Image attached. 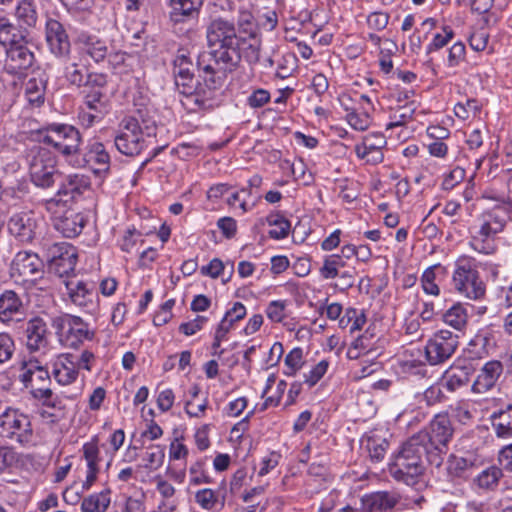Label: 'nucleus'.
Masks as SVG:
<instances>
[{
	"instance_id": "obj_1",
	"label": "nucleus",
	"mask_w": 512,
	"mask_h": 512,
	"mask_svg": "<svg viewBox=\"0 0 512 512\" xmlns=\"http://www.w3.org/2000/svg\"><path fill=\"white\" fill-rule=\"evenodd\" d=\"M209 51L197 56L199 77L210 88H221L227 75L238 66L242 46L233 23L223 18L213 20L207 28Z\"/></svg>"
},
{
	"instance_id": "obj_2",
	"label": "nucleus",
	"mask_w": 512,
	"mask_h": 512,
	"mask_svg": "<svg viewBox=\"0 0 512 512\" xmlns=\"http://www.w3.org/2000/svg\"><path fill=\"white\" fill-rule=\"evenodd\" d=\"M194 64L185 49H178L173 60V75L175 84L181 94L186 95L189 103L194 104L200 110H210L215 106V91L219 88L208 87L203 79H197L193 70ZM196 70L198 67L196 66Z\"/></svg>"
},
{
	"instance_id": "obj_3",
	"label": "nucleus",
	"mask_w": 512,
	"mask_h": 512,
	"mask_svg": "<svg viewBox=\"0 0 512 512\" xmlns=\"http://www.w3.org/2000/svg\"><path fill=\"white\" fill-rule=\"evenodd\" d=\"M424 456L429 462V449L414 434L392 455L388 465L390 476L398 483L415 486L426 469Z\"/></svg>"
},
{
	"instance_id": "obj_4",
	"label": "nucleus",
	"mask_w": 512,
	"mask_h": 512,
	"mask_svg": "<svg viewBox=\"0 0 512 512\" xmlns=\"http://www.w3.org/2000/svg\"><path fill=\"white\" fill-rule=\"evenodd\" d=\"M41 142L51 146L64 160L73 167H82L80 159L82 135L69 124L53 123L40 132Z\"/></svg>"
},
{
	"instance_id": "obj_5",
	"label": "nucleus",
	"mask_w": 512,
	"mask_h": 512,
	"mask_svg": "<svg viewBox=\"0 0 512 512\" xmlns=\"http://www.w3.org/2000/svg\"><path fill=\"white\" fill-rule=\"evenodd\" d=\"M454 434L451 420L447 414H437L429 426L415 435L429 449V463L440 467L448 451V444Z\"/></svg>"
},
{
	"instance_id": "obj_6",
	"label": "nucleus",
	"mask_w": 512,
	"mask_h": 512,
	"mask_svg": "<svg viewBox=\"0 0 512 512\" xmlns=\"http://www.w3.org/2000/svg\"><path fill=\"white\" fill-rule=\"evenodd\" d=\"M512 217L511 204L506 202L496 205L481 215V224L475 236H473L472 247L484 254H491L495 247L493 240L496 235L502 232Z\"/></svg>"
},
{
	"instance_id": "obj_7",
	"label": "nucleus",
	"mask_w": 512,
	"mask_h": 512,
	"mask_svg": "<svg viewBox=\"0 0 512 512\" xmlns=\"http://www.w3.org/2000/svg\"><path fill=\"white\" fill-rule=\"evenodd\" d=\"M28 157L29 175L35 186L47 189L62 178L55 156L47 149L35 146L30 150Z\"/></svg>"
},
{
	"instance_id": "obj_8",
	"label": "nucleus",
	"mask_w": 512,
	"mask_h": 512,
	"mask_svg": "<svg viewBox=\"0 0 512 512\" xmlns=\"http://www.w3.org/2000/svg\"><path fill=\"white\" fill-rule=\"evenodd\" d=\"M52 327L61 345L78 348L84 340H92L95 332L80 317L63 314L52 319Z\"/></svg>"
},
{
	"instance_id": "obj_9",
	"label": "nucleus",
	"mask_w": 512,
	"mask_h": 512,
	"mask_svg": "<svg viewBox=\"0 0 512 512\" xmlns=\"http://www.w3.org/2000/svg\"><path fill=\"white\" fill-rule=\"evenodd\" d=\"M90 177L84 174L74 173L63 177L60 186L54 197L46 199L42 202V206L52 214H56V208L60 205L65 206L67 203L76 200L86 191L90 190Z\"/></svg>"
},
{
	"instance_id": "obj_10",
	"label": "nucleus",
	"mask_w": 512,
	"mask_h": 512,
	"mask_svg": "<svg viewBox=\"0 0 512 512\" xmlns=\"http://www.w3.org/2000/svg\"><path fill=\"white\" fill-rule=\"evenodd\" d=\"M452 281L455 290L469 299L477 300L485 294V284L470 259L462 258L456 262Z\"/></svg>"
},
{
	"instance_id": "obj_11",
	"label": "nucleus",
	"mask_w": 512,
	"mask_h": 512,
	"mask_svg": "<svg viewBox=\"0 0 512 512\" xmlns=\"http://www.w3.org/2000/svg\"><path fill=\"white\" fill-rule=\"evenodd\" d=\"M32 435L33 430L27 415L10 407L0 414L1 437L26 444L31 440Z\"/></svg>"
},
{
	"instance_id": "obj_12",
	"label": "nucleus",
	"mask_w": 512,
	"mask_h": 512,
	"mask_svg": "<svg viewBox=\"0 0 512 512\" xmlns=\"http://www.w3.org/2000/svg\"><path fill=\"white\" fill-rule=\"evenodd\" d=\"M459 345V336L448 330L436 332L425 346L426 359L430 365H439L455 353Z\"/></svg>"
},
{
	"instance_id": "obj_13",
	"label": "nucleus",
	"mask_w": 512,
	"mask_h": 512,
	"mask_svg": "<svg viewBox=\"0 0 512 512\" xmlns=\"http://www.w3.org/2000/svg\"><path fill=\"white\" fill-rule=\"evenodd\" d=\"M236 35L243 50H247L246 58L250 63L260 59V39L258 38V25L253 15L248 11H241L237 21Z\"/></svg>"
},
{
	"instance_id": "obj_14",
	"label": "nucleus",
	"mask_w": 512,
	"mask_h": 512,
	"mask_svg": "<svg viewBox=\"0 0 512 512\" xmlns=\"http://www.w3.org/2000/svg\"><path fill=\"white\" fill-rule=\"evenodd\" d=\"M147 136L139 130L136 121L123 119L121 131L115 136L114 144L117 150L126 156L138 155L146 145Z\"/></svg>"
},
{
	"instance_id": "obj_15",
	"label": "nucleus",
	"mask_w": 512,
	"mask_h": 512,
	"mask_svg": "<svg viewBox=\"0 0 512 512\" xmlns=\"http://www.w3.org/2000/svg\"><path fill=\"white\" fill-rule=\"evenodd\" d=\"M43 268V261L37 254L21 251L16 254L11 263L10 275L22 282H35L42 277Z\"/></svg>"
},
{
	"instance_id": "obj_16",
	"label": "nucleus",
	"mask_w": 512,
	"mask_h": 512,
	"mask_svg": "<svg viewBox=\"0 0 512 512\" xmlns=\"http://www.w3.org/2000/svg\"><path fill=\"white\" fill-rule=\"evenodd\" d=\"M45 41L49 51L57 58L67 57L71 52V42L65 26L51 17L45 23Z\"/></svg>"
},
{
	"instance_id": "obj_17",
	"label": "nucleus",
	"mask_w": 512,
	"mask_h": 512,
	"mask_svg": "<svg viewBox=\"0 0 512 512\" xmlns=\"http://www.w3.org/2000/svg\"><path fill=\"white\" fill-rule=\"evenodd\" d=\"M401 500V494L393 490L367 493L360 498L359 512H394Z\"/></svg>"
},
{
	"instance_id": "obj_18",
	"label": "nucleus",
	"mask_w": 512,
	"mask_h": 512,
	"mask_svg": "<svg viewBox=\"0 0 512 512\" xmlns=\"http://www.w3.org/2000/svg\"><path fill=\"white\" fill-rule=\"evenodd\" d=\"M108 83L107 75L99 72H87L86 79L80 87L83 103L87 109H97L105 104L104 89Z\"/></svg>"
},
{
	"instance_id": "obj_19",
	"label": "nucleus",
	"mask_w": 512,
	"mask_h": 512,
	"mask_svg": "<svg viewBox=\"0 0 512 512\" xmlns=\"http://www.w3.org/2000/svg\"><path fill=\"white\" fill-rule=\"evenodd\" d=\"M168 19L174 26L197 21L203 0H167Z\"/></svg>"
},
{
	"instance_id": "obj_20",
	"label": "nucleus",
	"mask_w": 512,
	"mask_h": 512,
	"mask_svg": "<svg viewBox=\"0 0 512 512\" xmlns=\"http://www.w3.org/2000/svg\"><path fill=\"white\" fill-rule=\"evenodd\" d=\"M482 465L480 457L473 453L464 456L450 455L446 463V470L452 479L468 480Z\"/></svg>"
},
{
	"instance_id": "obj_21",
	"label": "nucleus",
	"mask_w": 512,
	"mask_h": 512,
	"mask_svg": "<svg viewBox=\"0 0 512 512\" xmlns=\"http://www.w3.org/2000/svg\"><path fill=\"white\" fill-rule=\"evenodd\" d=\"M35 61V55L26 43H12L6 49L4 68L10 74H16L30 68Z\"/></svg>"
},
{
	"instance_id": "obj_22",
	"label": "nucleus",
	"mask_w": 512,
	"mask_h": 512,
	"mask_svg": "<svg viewBox=\"0 0 512 512\" xmlns=\"http://www.w3.org/2000/svg\"><path fill=\"white\" fill-rule=\"evenodd\" d=\"M26 314V308L19 294L14 290H4L0 294V322L22 321Z\"/></svg>"
},
{
	"instance_id": "obj_23",
	"label": "nucleus",
	"mask_w": 512,
	"mask_h": 512,
	"mask_svg": "<svg viewBox=\"0 0 512 512\" xmlns=\"http://www.w3.org/2000/svg\"><path fill=\"white\" fill-rule=\"evenodd\" d=\"M50 262L59 276H64L74 271L77 254L75 248L68 243H56L50 250Z\"/></svg>"
},
{
	"instance_id": "obj_24",
	"label": "nucleus",
	"mask_w": 512,
	"mask_h": 512,
	"mask_svg": "<svg viewBox=\"0 0 512 512\" xmlns=\"http://www.w3.org/2000/svg\"><path fill=\"white\" fill-rule=\"evenodd\" d=\"M36 228L37 219L31 211L14 214L8 222L11 235L25 243H29L35 238Z\"/></svg>"
},
{
	"instance_id": "obj_25",
	"label": "nucleus",
	"mask_w": 512,
	"mask_h": 512,
	"mask_svg": "<svg viewBox=\"0 0 512 512\" xmlns=\"http://www.w3.org/2000/svg\"><path fill=\"white\" fill-rule=\"evenodd\" d=\"M81 55L90 57L95 63L103 62L109 53L107 41L97 35L82 32L76 41Z\"/></svg>"
},
{
	"instance_id": "obj_26",
	"label": "nucleus",
	"mask_w": 512,
	"mask_h": 512,
	"mask_svg": "<svg viewBox=\"0 0 512 512\" xmlns=\"http://www.w3.org/2000/svg\"><path fill=\"white\" fill-rule=\"evenodd\" d=\"M67 294L71 301L80 307H84L92 313L97 305L94 299L97 297L93 283L70 280L66 282Z\"/></svg>"
},
{
	"instance_id": "obj_27",
	"label": "nucleus",
	"mask_w": 512,
	"mask_h": 512,
	"mask_svg": "<svg viewBox=\"0 0 512 512\" xmlns=\"http://www.w3.org/2000/svg\"><path fill=\"white\" fill-rule=\"evenodd\" d=\"M86 224V220L81 213L73 210H66L62 215L53 216V226L66 238L78 236Z\"/></svg>"
},
{
	"instance_id": "obj_28",
	"label": "nucleus",
	"mask_w": 512,
	"mask_h": 512,
	"mask_svg": "<svg viewBox=\"0 0 512 512\" xmlns=\"http://www.w3.org/2000/svg\"><path fill=\"white\" fill-rule=\"evenodd\" d=\"M503 373V365L498 360H491L481 368L477 378L472 384L474 393H485L491 390Z\"/></svg>"
},
{
	"instance_id": "obj_29",
	"label": "nucleus",
	"mask_w": 512,
	"mask_h": 512,
	"mask_svg": "<svg viewBox=\"0 0 512 512\" xmlns=\"http://www.w3.org/2000/svg\"><path fill=\"white\" fill-rule=\"evenodd\" d=\"M27 348L30 351H38L48 345V328L40 317H34L26 325Z\"/></svg>"
},
{
	"instance_id": "obj_30",
	"label": "nucleus",
	"mask_w": 512,
	"mask_h": 512,
	"mask_svg": "<svg viewBox=\"0 0 512 512\" xmlns=\"http://www.w3.org/2000/svg\"><path fill=\"white\" fill-rule=\"evenodd\" d=\"M80 159L83 160L82 166L90 162L98 165L97 168H94L96 174L107 173L110 170V156L101 142L90 143Z\"/></svg>"
},
{
	"instance_id": "obj_31",
	"label": "nucleus",
	"mask_w": 512,
	"mask_h": 512,
	"mask_svg": "<svg viewBox=\"0 0 512 512\" xmlns=\"http://www.w3.org/2000/svg\"><path fill=\"white\" fill-rule=\"evenodd\" d=\"M471 366H452L448 369L443 375V386L449 392H455L458 389L465 387L470 382V377L472 374Z\"/></svg>"
},
{
	"instance_id": "obj_32",
	"label": "nucleus",
	"mask_w": 512,
	"mask_h": 512,
	"mask_svg": "<svg viewBox=\"0 0 512 512\" xmlns=\"http://www.w3.org/2000/svg\"><path fill=\"white\" fill-rule=\"evenodd\" d=\"M502 476V469L492 465L487 467L486 469H483L476 475H473L472 483L473 486L478 489L491 491L498 486L499 480L501 479Z\"/></svg>"
},
{
	"instance_id": "obj_33",
	"label": "nucleus",
	"mask_w": 512,
	"mask_h": 512,
	"mask_svg": "<svg viewBox=\"0 0 512 512\" xmlns=\"http://www.w3.org/2000/svg\"><path fill=\"white\" fill-rule=\"evenodd\" d=\"M20 28H34L38 21L37 6L33 0H21L15 11Z\"/></svg>"
},
{
	"instance_id": "obj_34",
	"label": "nucleus",
	"mask_w": 512,
	"mask_h": 512,
	"mask_svg": "<svg viewBox=\"0 0 512 512\" xmlns=\"http://www.w3.org/2000/svg\"><path fill=\"white\" fill-rule=\"evenodd\" d=\"M496 435L500 438L512 437V404L503 410L494 412L491 416Z\"/></svg>"
},
{
	"instance_id": "obj_35",
	"label": "nucleus",
	"mask_w": 512,
	"mask_h": 512,
	"mask_svg": "<svg viewBox=\"0 0 512 512\" xmlns=\"http://www.w3.org/2000/svg\"><path fill=\"white\" fill-rule=\"evenodd\" d=\"M110 504V489L89 495L81 504L82 512H105Z\"/></svg>"
},
{
	"instance_id": "obj_36",
	"label": "nucleus",
	"mask_w": 512,
	"mask_h": 512,
	"mask_svg": "<svg viewBox=\"0 0 512 512\" xmlns=\"http://www.w3.org/2000/svg\"><path fill=\"white\" fill-rule=\"evenodd\" d=\"M46 81L42 78H30L25 84L27 101L34 106H40L45 98Z\"/></svg>"
},
{
	"instance_id": "obj_37",
	"label": "nucleus",
	"mask_w": 512,
	"mask_h": 512,
	"mask_svg": "<svg viewBox=\"0 0 512 512\" xmlns=\"http://www.w3.org/2000/svg\"><path fill=\"white\" fill-rule=\"evenodd\" d=\"M363 442L371 462L380 463L383 461L389 447V442L385 438L372 435L368 436Z\"/></svg>"
},
{
	"instance_id": "obj_38",
	"label": "nucleus",
	"mask_w": 512,
	"mask_h": 512,
	"mask_svg": "<svg viewBox=\"0 0 512 512\" xmlns=\"http://www.w3.org/2000/svg\"><path fill=\"white\" fill-rule=\"evenodd\" d=\"M266 221L270 226H275L274 229L269 231V236L272 239L280 240L288 236L291 228V223L281 213H271L266 217Z\"/></svg>"
},
{
	"instance_id": "obj_39",
	"label": "nucleus",
	"mask_w": 512,
	"mask_h": 512,
	"mask_svg": "<svg viewBox=\"0 0 512 512\" xmlns=\"http://www.w3.org/2000/svg\"><path fill=\"white\" fill-rule=\"evenodd\" d=\"M20 381L25 388L34 390L36 387L51 385L50 374L47 369H40L35 374L30 372H23L20 375Z\"/></svg>"
},
{
	"instance_id": "obj_40",
	"label": "nucleus",
	"mask_w": 512,
	"mask_h": 512,
	"mask_svg": "<svg viewBox=\"0 0 512 512\" xmlns=\"http://www.w3.org/2000/svg\"><path fill=\"white\" fill-rule=\"evenodd\" d=\"M443 321L457 330H461L467 322V313L460 304H454L445 313L442 314Z\"/></svg>"
},
{
	"instance_id": "obj_41",
	"label": "nucleus",
	"mask_w": 512,
	"mask_h": 512,
	"mask_svg": "<svg viewBox=\"0 0 512 512\" xmlns=\"http://www.w3.org/2000/svg\"><path fill=\"white\" fill-rule=\"evenodd\" d=\"M87 72H89L88 69L77 62L68 63L64 67V77L66 81L71 86H75L78 89L83 85Z\"/></svg>"
},
{
	"instance_id": "obj_42",
	"label": "nucleus",
	"mask_w": 512,
	"mask_h": 512,
	"mask_svg": "<svg viewBox=\"0 0 512 512\" xmlns=\"http://www.w3.org/2000/svg\"><path fill=\"white\" fill-rule=\"evenodd\" d=\"M124 119H131L137 122L139 130L143 132L148 138L156 135V122L149 115L146 110H137L133 115L127 116Z\"/></svg>"
},
{
	"instance_id": "obj_43",
	"label": "nucleus",
	"mask_w": 512,
	"mask_h": 512,
	"mask_svg": "<svg viewBox=\"0 0 512 512\" xmlns=\"http://www.w3.org/2000/svg\"><path fill=\"white\" fill-rule=\"evenodd\" d=\"M71 357L72 355H67L66 357L71 366H67L64 363H61L60 366L56 364L53 370L55 380L61 385L71 384L78 376V370L75 368L74 362L69 360Z\"/></svg>"
},
{
	"instance_id": "obj_44",
	"label": "nucleus",
	"mask_w": 512,
	"mask_h": 512,
	"mask_svg": "<svg viewBox=\"0 0 512 512\" xmlns=\"http://www.w3.org/2000/svg\"><path fill=\"white\" fill-rule=\"evenodd\" d=\"M83 456L87 462V471H99L100 451L98 448V437L95 436L90 442L82 447Z\"/></svg>"
},
{
	"instance_id": "obj_45",
	"label": "nucleus",
	"mask_w": 512,
	"mask_h": 512,
	"mask_svg": "<svg viewBox=\"0 0 512 512\" xmlns=\"http://www.w3.org/2000/svg\"><path fill=\"white\" fill-rule=\"evenodd\" d=\"M416 108L413 103H408L390 115L391 121L387 124L386 129H392L399 126H404L407 122L413 119Z\"/></svg>"
},
{
	"instance_id": "obj_46",
	"label": "nucleus",
	"mask_w": 512,
	"mask_h": 512,
	"mask_svg": "<svg viewBox=\"0 0 512 512\" xmlns=\"http://www.w3.org/2000/svg\"><path fill=\"white\" fill-rule=\"evenodd\" d=\"M246 315V308L241 302L234 303L233 307L228 310L222 320L220 321L217 329H221L222 327L225 330V336L230 331L233 323L243 319Z\"/></svg>"
},
{
	"instance_id": "obj_47",
	"label": "nucleus",
	"mask_w": 512,
	"mask_h": 512,
	"mask_svg": "<svg viewBox=\"0 0 512 512\" xmlns=\"http://www.w3.org/2000/svg\"><path fill=\"white\" fill-rule=\"evenodd\" d=\"M43 406L53 409L55 412H49L47 410H42L40 412V416L44 419H50L51 422H56L59 420L60 415L58 413H62L65 410V404L62 399L58 395H54L51 398L41 403Z\"/></svg>"
},
{
	"instance_id": "obj_48",
	"label": "nucleus",
	"mask_w": 512,
	"mask_h": 512,
	"mask_svg": "<svg viewBox=\"0 0 512 512\" xmlns=\"http://www.w3.org/2000/svg\"><path fill=\"white\" fill-rule=\"evenodd\" d=\"M304 364L303 351L300 347L292 349L285 357V366L287 370L285 374L288 376H294Z\"/></svg>"
},
{
	"instance_id": "obj_49",
	"label": "nucleus",
	"mask_w": 512,
	"mask_h": 512,
	"mask_svg": "<svg viewBox=\"0 0 512 512\" xmlns=\"http://www.w3.org/2000/svg\"><path fill=\"white\" fill-rule=\"evenodd\" d=\"M438 269H442L440 264L427 268L422 274L421 283H422L423 290L427 294L437 296L440 292L438 285L435 283V279H436L435 271Z\"/></svg>"
},
{
	"instance_id": "obj_50",
	"label": "nucleus",
	"mask_w": 512,
	"mask_h": 512,
	"mask_svg": "<svg viewBox=\"0 0 512 512\" xmlns=\"http://www.w3.org/2000/svg\"><path fill=\"white\" fill-rule=\"evenodd\" d=\"M165 458V448L160 445H151L147 451V463L145 468L157 470L163 464Z\"/></svg>"
},
{
	"instance_id": "obj_51",
	"label": "nucleus",
	"mask_w": 512,
	"mask_h": 512,
	"mask_svg": "<svg viewBox=\"0 0 512 512\" xmlns=\"http://www.w3.org/2000/svg\"><path fill=\"white\" fill-rule=\"evenodd\" d=\"M454 37V31L449 26L443 27V34L437 33L432 42L427 47V53H431L433 51L439 50L445 47Z\"/></svg>"
},
{
	"instance_id": "obj_52",
	"label": "nucleus",
	"mask_w": 512,
	"mask_h": 512,
	"mask_svg": "<svg viewBox=\"0 0 512 512\" xmlns=\"http://www.w3.org/2000/svg\"><path fill=\"white\" fill-rule=\"evenodd\" d=\"M297 58L293 53H287L282 56L281 62L278 64L276 76L281 79L288 78L296 68Z\"/></svg>"
},
{
	"instance_id": "obj_53",
	"label": "nucleus",
	"mask_w": 512,
	"mask_h": 512,
	"mask_svg": "<svg viewBox=\"0 0 512 512\" xmlns=\"http://www.w3.org/2000/svg\"><path fill=\"white\" fill-rule=\"evenodd\" d=\"M346 119L350 126L358 131H365L370 126V116L367 112L362 114L357 113L355 110H351L347 115Z\"/></svg>"
},
{
	"instance_id": "obj_54",
	"label": "nucleus",
	"mask_w": 512,
	"mask_h": 512,
	"mask_svg": "<svg viewBox=\"0 0 512 512\" xmlns=\"http://www.w3.org/2000/svg\"><path fill=\"white\" fill-rule=\"evenodd\" d=\"M15 352L13 338L7 333H0V364L9 361Z\"/></svg>"
},
{
	"instance_id": "obj_55",
	"label": "nucleus",
	"mask_w": 512,
	"mask_h": 512,
	"mask_svg": "<svg viewBox=\"0 0 512 512\" xmlns=\"http://www.w3.org/2000/svg\"><path fill=\"white\" fill-rule=\"evenodd\" d=\"M285 309L286 301L274 300L267 306L266 315L272 322L279 323L286 317Z\"/></svg>"
},
{
	"instance_id": "obj_56",
	"label": "nucleus",
	"mask_w": 512,
	"mask_h": 512,
	"mask_svg": "<svg viewBox=\"0 0 512 512\" xmlns=\"http://www.w3.org/2000/svg\"><path fill=\"white\" fill-rule=\"evenodd\" d=\"M445 394L441 388V384L436 383L428 387L423 393V400L428 406L441 403L445 400Z\"/></svg>"
},
{
	"instance_id": "obj_57",
	"label": "nucleus",
	"mask_w": 512,
	"mask_h": 512,
	"mask_svg": "<svg viewBox=\"0 0 512 512\" xmlns=\"http://www.w3.org/2000/svg\"><path fill=\"white\" fill-rule=\"evenodd\" d=\"M106 105L103 104L97 109H88V111L82 110L79 113V119L81 123L86 127H91L95 122H99L102 119Z\"/></svg>"
},
{
	"instance_id": "obj_58",
	"label": "nucleus",
	"mask_w": 512,
	"mask_h": 512,
	"mask_svg": "<svg viewBox=\"0 0 512 512\" xmlns=\"http://www.w3.org/2000/svg\"><path fill=\"white\" fill-rule=\"evenodd\" d=\"M195 500L203 509L209 510L214 507L217 497L213 490L202 489L196 493Z\"/></svg>"
},
{
	"instance_id": "obj_59",
	"label": "nucleus",
	"mask_w": 512,
	"mask_h": 512,
	"mask_svg": "<svg viewBox=\"0 0 512 512\" xmlns=\"http://www.w3.org/2000/svg\"><path fill=\"white\" fill-rule=\"evenodd\" d=\"M207 318L204 316H197L195 319L180 324L179 331L186 336H192L203 328Z\"/></svg>"
},
{
	"instance_id": "obj_60",
	"label": "nucleus",
	"mask_w": 512,
	"mask_h": 512,
	"mask_svg": "<svg viewBox=\"0 0 512 512\" xmlns=\"http://www.w3.org/2000/svg\"><path fill=\"white\" fill-rule=\"evenodd\" d=\"M329 363L327 360L320 361L313 369L305 376V382L309 386H314L326 373Z\"/></svg>"
},
{
	"instance_id": "obj_61",
	"label": "nucleus",
	"mask_w": 512,
	"mask_h": 512,
	"mask_svg": "<svg viewBox=\"0 0 512 512\" xmlns=\"http://www.w3.org/2000/svg\"><path fill=\"white\" fill-rule=\"evenodd\" d=\"M14 31V25L6 18L0 25V43L4 46L7 44H10L11 46L12 43H17L18 41L15 39L16 35Z\"/></svg>"
},
{
	"instance_id": "obj_62",
	"label": "nucleus",
	"mask_w": 512,
	"mask_h": 512,
	"mask_svg": "<svg viewBox=\"0 0 512 512\" xmlns=\"http://www.w3.org/2000/svg\"><path fill=\"white\" fill-rule=\"evenodd\" d=\"M464 177L465 170L460 167H456L444 178L442 182V188L444 190H451L457 184H459L464 179Z\"/></svg>"
},
{
	"instance_id": "obj_63",
	"label": "nucleus",
	"mask_w": 512,
	"mask_h": 512,
	"mask_svg": "<svg viewBox=\"0 0 512 512\" xmlns=\"http://www.w3.org/2000/svg\"><path fill=\"white\" fill-rule=\"evenodd\" d=\"M217 227L220 229L222 234L228 239H231L236 235L237 222L232 217H222L218 219Z\"/></svg>"
},
{
	"instance_id": "obj_64",
	"label": "nucleus",
	"mask_w": 512,
	"mask_h": 512,
	"mask_svg": "<svg viewBox=\"0 0 512 512\" xmlns=\"http://www.w3.org/2000/svg\"><path fill=\"white\" fill-rule=\"evenodd\" d=\"M278 24L277 13L273 10H269L266 13L259 16L257 21L258 29L262 28L266 31H272Z\"/></svg>"
}]
</instances>
